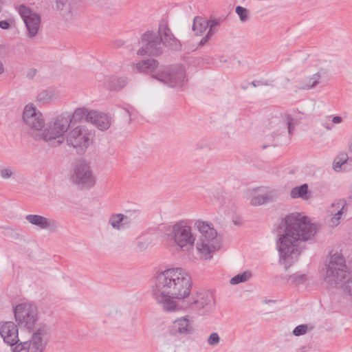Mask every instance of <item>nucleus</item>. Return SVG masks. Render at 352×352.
I'll return each mask as SVG.
<instances>
[{
  "label": "nucleus",
  "mask_w": 352,
  "mask_h": 352,
  "mask_svg": "<svg viewBox=\"0 0 352 352\" xmlns=\"http://www.w3.org/2000/svg\"><path fill=\"white\" fill-rule=\"evenodd\" d=\"M347 212L348 205L345 199H340L334 201L330 207L329 212L331 214L337 213V212Z\"/></svg>",
  "instance_id": "30"
},
{
  "label": "nucleus",
  "mask_w": 352,
  "mask_h": 352,
  "mask_svg": "<svg viewBox=\"0 0 352 352\" xmlns=\"http://www.w3.org/2000/svg\"><path fill=\"white\" fill-rule=\"evenodd\" d=\"M89 118V122L100 131L107 130L111 124V117L109 114L95 110H91Z\"/></svg>",
  "instance_id": "21"
},
{
  "label": "nucleus",
  "mask_w": 352,
  "mask_h": 352,
  "mask_svg": "<svg viewBox=\"0 0 352 352\" xmlns=\"http://www.w3.org/2000/svg\"><path fill=\"white\" fill-rule=\"evenodd\" d=\"M308 188L309 186L307 184L293 188L289 193L291 198L307 200L309 199V197L307 195L308 193Z\"/></svg>",
  "instance_id": "28"
},
{
  "label": "nucleus",
  "mask_w": 352,
  "mask_h": 352,
  "mask_svg": "<svg viewBox=\"0 0 352 352\" xmlns=\"http://www.w3.org/2000/svg\"><path fill=\"white\" fill-rule=\"evenodd\" d=\"M345 259L339 253L333 254L329 260L325 281L331 287H342L346 276Z\"/></svg>",
  "instance_id": "8"
},
{
  "label": "nucleus",
  "mask_w": 352,
  "mask_h": 352,
  "mask_svg": "<svg viewBox=\"0 0 352 352\" xmlns=\"http://www.w3.org/2000/svg\"><path fill=\"white\" fill-rule=\"evenodd\" d=\"M281 278L285 284L294 287L303 285L309 280L307 274L300 272H296L292 275H283Z\"/></svg>",
  "instance_id": "23"
},
{
  "label": "nucleus",
  "mask_w": 352,
  "mask_h": 352,
  "mask_svg": "<svg viewBox=\"0 0 352 352\" xmlns=\"http://www.w3.org/2000/svg\"><path fill=\"white\" fill-rule=\"evenodd\" d=\"M14 318L21 328L33 330L38 321L37 307L30 302H23L17 305L14 309Z\"/></svg>",
  "instance_id": "9"
},
{
  "label": "nucleus",
  "mask_w": 352,
  "mask_h": 352,
  "mask_svg": "<svg viewBox=\"0 0 352 352\" xmlns=\"http://www.w3.org/2000/svg\"><path fill=\"white\" fill-rule=\"evenodd\" d=\"M95 137L93 130L85 125H78L65 135V142L69 147H72L77 153L83 154L92 144Z\"/></svg>",
  "instance_id": "5"
},
{
  "label": "nucleus",
  "mask_w": 352,
  "mask_h": 352,
  "mask_svg": "<svg viewBox=\"0 0 352 352\" xmlns=\"http://www.w3.org/2000/svg\"><path fill=\"white\" fill-rule=\"evenodd\" d=\"M348 156L346 153L339 155L333 162V169L338 171L341 168L342 166L346 163Z\"/></svg>",
  "instance_id": "33"
},
{
  "label": "nucleus",
  "mask_w": 352,
  "mask_h": 352,
  "mask_svg": "<svg viewBox=\"0 0 352 352\" xmlns=\"http://www.w3.org/2000/svg\"><path fill=\"white\" fill-rule=\"evenodd\" d=\"M208 34L209 36H213L218 30V28L220 25V20L217 19H211L208 21Z\"/></svg>",
  "instance_id": "36"
},
{
  "label": "nucleus",
  "mask_w": 352,
  "mask_h": 352,
  "mask_svg": "<svg viewBox=\"0 0 352 352\" xmlns=\"http://www.w3.org/2000/svg\"><path fill=\"white\" fill-rule=\"evenodd\" d=\"M55 98V90L53 89H47L38 93L35 101L39 105H44L50 103Z\"/></svg>",
  "instance_id": "26"
},
{
  "label": "nucleus",
  "mask_w": 352,
  "mask_h": 352,
  "mask_svg": "<svg viewBox=\"0 0 352 352\" xmlns=\"http://www.w3.org/2000/svg\"><path fill=\"white\" fill-rule=\"evenodd\" d=\"M14 173V169L11 166L0 168V176L2 179H8L13 176Z\"/></svg>",
  "instance_id": "37"
},
{
  "label": "nucleus",
  "mask_w": 352,
  "mask_h": 352,
  "mask_svg": "<svg viewBox=\"0 0 352 352\" xmlns=\"http://www.w3.org/2000/svg\"><path fill=\"white\" fill-rule=\"evenodd\" d=\"M126 82L127 80L125 77L108 76L105 78L106 86L109 89H120Z\"/></svg>",
  "instance_id": "27"
},
{
  "label": "nucleus",
  "mask_w": 352,
  "mask_h": 352,
  "mask_svg": "<svg viewBox=\"0 0 352 352\" xmlns=\"http://www.w3.org/2000/svg\"><path fill=\"white\" fill-rule=\"evenodd\" d=\"M10 27V24L8 21H0V28L3 29V30H7Z\"/></svg>",
  "instance_id": "43"
},
{
  "label": "nucleus",
  "mask_w": 352,
  "mask_h": 352,
  "mask_svg": "<svg viewBox=\"0 0 352 352\" xmlns=\"http://www.w3.org/2000/svg\"><path fill=\"white\" fill-rule=\"evenodd\" d=\"M192 281L188 272L182 267H172L157 274L153 287L152 294L164 310L175 311L179 309L175 299L188 296Z\"/></svg>",
  "instance_id": "3"
},
{
  "label": "nucleus",
  "mask_w": 352,
  "mask_h": 352,
  "mask_svg": "<svg viewBox=\"0 0 352 352\" xmlns=\"http://www.w3.org/2000/svg\"><path fill=\"white\" fill-rule=\"evenodd\" d=\"M236 12L241 21H245L248 19V11L246 8L237 6L236 8Z\"/></svg>",
  "instance_id": "40"
},
{
  "label": "nucleus",
  "mask_w": 352,
  "mask_h": 352,
  "mask_svg": "<svg viewBox=\"0 0 352 352\" xmlns=\"http://www.w3.org/2000/svg\"><path fill=\"white\" fill-rule=\"evenodd\" d=\"M25 220L41 230H47L53 232L58 229V223L56 220L39 214H28Z\"/></svg>",
  "instance_id": "17"
},
{
  "label": "nucleus",
  "mask_w": 352,
  "mask_h": 352,
  "mask_svg": "<svg viewBox=\"0 0 352 352\" xmlns=\"http://www.w3.org/2000/svg\"><path fill=\"white\" fill-rule=\"evenodd\" d=\"M70 179L74 184L86 188H91L96 184V177L89 164L82 160L76 163L72 170Z\"/></svg>",
  "instance_id": "11"
},
{
  "label": "nucleus",
  "mask_w": 352,
  "mask_h": 352,
  "mask_svg": "<svg viewBox=\"0 0 352 352\" xmlns=\"http://www.w3.org/2000/svg\"><path fill=\"white\" fill-rule=\"evenodd\" d=\"M157 34L162 39V45L164 44L175 50L180 49L181 45L179 41L173 34L166 21H160Z\"/></svg>",
  "instance_id": "18"
},
{
  "label": "nucleus",
  "mask_w": 352,
  "mask_h": 352,
  "mask_svg": "<svg viewBox=\"0 0 352 352\" xmlns=\"http://www.w3.org/2000/svg\"><path fill=\"white\" fill-rule=\"evenodd\" d=\"M349 148L350 151L352 152V135H351V139H350V142H349Z\"/></svg>",
  "instance_id": "47"
},
{
  "label": "nucleus",
  "mask_w": 352,
  "mask_h": 352,
  "mask_svg": "<svg viewBox=\"0 0 352 352\" xmlns=\"http://www.w3.org/2000/svg\"><path fill=\"white\" fill-rule=\"evenodd\" d=\"M108 222L113 229L120 230L129 226L130 219L128 216L121 213L113 214L109 218Z\"/></svg>",
  "instance_id": "22"
},
{
  "label": "nucleus",
  "mask_w": 352,
  "mask_h": 352,
  "mask_svg": "<svg viewBox=\"0 0 352 352\" xmlns=\"http://www.w3.org/2000/svg\"><path fill=\"white\" fill-rule=\"evenodd\" d=\"M142 47L137 54L140 56H157L162 53V39L157 33L147 31L142 36Z\"/></svg>",
  "instance_id": "12"
},
{
  "label": "nucleus",
  "mask_w": 352,
  "mask_h": 352,
  "mask_svg": "<svg viewBox=\"0 0 352 352\" xmlns=\"http://www.w3.org/2000/svg\"><path fill=\"white\" fill-rule=\"evenodd\" d=\"M22 120L34 140L43 141L51 147L60 146L56 116L45 122L43 113L32 103H29L24 107Z\"/></svg>",
  "instance_id": "4"
},
{
  "label": "nucleus",
  "mask_w": 352,
  "mask_h": 352,
  "mask_svg": "<svg viewBox=\"0 0 352 352\" xmlns=\"http://www.w3.org/2000/svg\"><path fill=\"white\" fill-rule=\"evenodd\" d=\"M126 112L128 113V114H129V116H132V114H133V112H132V111H131L129 109H126Z\"/></svg>",
  "instance_id": "48"
},
{
  "label": "nucleus",
  "mask_w": 352,
  "mask_h": 352,
  "mask_svg": "<svg viewBox=\"0 0 352 352\" xmlns=\"http://www.w3.org/2000/svg\"><path fill=\"white\" fill-rule=\"evenodd\" d=\"M153 78L170 87H181L187 81L185 67L182 65L161 67Z\"/></svg>",
  "instance_id": "7"
},
{
  "label": "nucleus",
  "mask_w": 352,
  "mask_h": 352,
  "mask_svg": "<svg viewBox=\"0 0 352 352\" xmlns=\"http://www.w3.org/2000/svg\"><path fill=\"white\" fill-rule=\"evenodd\" d=\"M193 320L189 316H181L175 319L172 324L173 333L180 336H188L193 333Z\"/></svg>",
  "instance_id": "19"
},
{
  "label": "nucleus",
  "mask_w": 352,
  "mask_h": 352,
  "mask_svg": "<svg viewBox=\"0 0 352 352\" xmlns=\"http://www.w3.org/2000/svg\"><path fill=\"white\" fill-rule=\"evenodd\" d=\"M18 12L25 24L28 36L34 37L41 27V16L24 5L19 6Z\"/></svg>",
  "instance_id": "16"
},
{
  "label": "nucleus",
  "mask_w": 352,
  "mask_h": 352,
  "mask_svg": "<svg viewBox=\"0 0 352 352\" xmlns=\"http://www.w3.org/2000/svg\"><path fill=\"white\" fill-rule=\"evenodd\" d=\"M221 341V338L217 332H212L207 339V343L210 346H217Z\"/></svg>",
  "instance_id": "38"
},
{
  "label": "nucleus",
  "mask_w": 352,
  "mask_h": 352,
  "mask_svg": "<svg viewBox=\"0 0 352 352\" xmlns=\"http://www.w3.org/2000/svg\"><path fill=\"white\" fill-rule=\"evenodd\" d=\"M313 329V327L309 326L308 324H300L294 328L293 330V334L295 336H300L305 335L307 331Z\"/></svg>",
  "instance_id": "35"
},
{
  "label": "nucleus",
  "mask_w": 352,
  "mask_h": 352,
  "mask_svg": "<svg viewBox=\"0 0 352 352\" xmlns=\"http://www.w3.org/2000/svg\"><path fill=\"white\" fill-rule=\"evenodd\" d=\"M208 21L206 19L196 16L193 20L192 30L196 35H201L208 28Z\"/></svg>",
  "instance_id": "29"
},
{
  "label": "nucleus",
  "mask_w": 352,
  "mask_h": 352,
  "mask_svg": "<svg viewBox=\"0 0 352 352\" xmlns=\"http://www.w3.org/2000/svg\"><path fill=\"white\" fill-rule=\"evenodd\" d=\"M321 74L319 72L305 77L298 81V88L300 89H311L320 82Z\"/></svg>",
  "instance_id": "24"
},
{
  "label": "nucleus",
  "mask_w": 352,
  "mask_h": 352,
  "mask_svg": "<svg viewBox=\"0 0 352 352\" xmlns=\"http://www.w3.org/2000/svg\"><path fill=\"white\" fill-rule=\"evenodd\" d=\"M91 110L85 107L76 108L72 113L63 112L56 116V128H58L60 146L65 142V133L69 130L72 122H81L83 119L89 122Z\"/></svg>",
  "instance_id": "6"
},
{
  "label": "nucleus",
  "mask_w": 352,
  "mask_h": 352,
  "mask_svg": "<svg viewBox=\"0 0 352 352\" xmlns=\"http://www.w3.org/2000/svg\"><path fill=\"white\" fill-rule=\"evenodd\" d=\"M66 0H56V7L58 10H63L66 6Z\"/></svg>",
  "instance_id": "41"
},
{
  "label": "nucleus",
  "mask_w": 352,
  "mask_h": 352,
  "mask_svg": "<svg viewBox=\"0 0 352 352\" xmlns=\"http://www.w3.org/2000/svg\"><path fill=\"white\" fill-rule=\"evenodd\" d=\"M252 85H253L254 87H256V84L255 83V82H252Z\"/></svg>",
  "instance_id": "50"
},
{
  "label": "nucleus",
  "mask_w": 352,
  "mask_h": 352,
  "mask_svg": "<svg viewBox=\"0 0 352 352\" xmlns=\"http://www.w3.org/2000/svg\"><path fill=\"white\" fill-rule=\"evenodd\" d=\"M47 327L40 325L32 333L31 338L21 342L12 348V352H43L47 343Z\"/></svg>",
  "instance_id": "10"
},
{
  "label": "nucleus",
  "mask_w": 352,
  "mask_h": 352,
  "mask_svg": "<svg viewBox=\"0 0 352 352\" xmlns=\"http://www.w3.org/2000/svg\"><path fill=\"white\" fill-rule=\"evenodd\" d=\"M347 212H339L331 214V217L329 220L328 223L330 227H336L340 223V221L345 217Z\"/></svg>",
  "instance_id": "32"
},
{
  "label": "nucleus",
  "mask_w": 352,
  "mask_h": 352,
  "mask_svg": "<svg viewBox=\"0 0 352 352\" xmlns=\"http://www.w3.org/2000/svg\"><path fill=\"white\" fill-rule=\"evenodd\" d=\"M4 68L2 62L0 60V74L3 72Z\"/></svg>",
  "instance_id": "46"
},
{
  "label": "nucleus",
  "mask_w": 352,
  "mask_h": 352,
  "mask_svg": "<svg viewBox=\"0 0 352 352\" xmlns=\"http://www.w3.org/2000/svg\"><path fill=\"white\" fill-rule=\"evenodd\" d=\"M151 246L152 241L148 237L140 239L136 243V247L140 251H144Z\"/></svg>",
  "instance_id": "34"
},
{
  "label": "nucleus",
  "mask_w": 352,
  "mask_h": 352,
  "mask_svg": "<svg viewBox=\"0 0 352 352\" xmlns=\"http://www.w3.org/2000/svg\"><path fill=\"white\" fill-rule=\"evenodd\" d=\"M323 126L327 130H331L333 127L332 124H327L325 125L324 124Z\"/></svg>",
  "instance_id": "45"
},
{
  "label": "nucleus",
  "mask_w": 352,
  "mask_h": 352,
  "mask_svg": "<svg viewBox=\"0 0 352 352\" xmlns=\"http://www.w3.org/2000/svg\"><path fill=\"white\" fill-rule=\"evenodd\" d=\"M317 229V226L302 213L292 212L286 215L277 228L279 263L288 268L296 263L302 252L301 244L312 241Z\"/></svg>",
  "instance_id": "1"
},
{
  "label": "nucleus",
  "mask_w": 352,
  "mask_h": 352,
  "mask_svg": "<svg viewBox=\"0 0 352 352\" xmlns=\"http://www.w3.org/2000/svg\"><path fill=\"white\" fill-rule=\"evenodd\" d=\"M0 335L4 342L10 346L19 343L18 327L13 322H6L0 325Z\"/></svg>",
  "instance_id": "20"
},
{
  "label": "nucleus",
  "mask_w": 352,
  "mask_h": 352,
  "mask_svg": "<svg viewBox=\"0 0 352 352\" xmlns=\"http://www.w3.org/2000/svg\"><path fill=\"white\" fill-rule=\"evenodd\" d=\"M344 290L349 300L352 302V277L349 278L344 283Z\"/></svg>",
  "instance_id": "39"
},
{
  "label": "nucleus",
  "mask_w": 352,
  "mask_h": 352,
  "mask_svg": "<svg viewBox=\"0 0 352 352\" xmlns=\"http://www.w3.org/2000/svg\"><path fill=\"white\" fill-rule=\"evenodd\" d=\"M252 276V274L250 271H245L232 277L230 280V283L235 285L241 283H245L250 280Z\"/></svg>",
  "instance_id": "31"
},
{
  "label": "nucleus",
  "mask_w": 352,
  "mask_h": 352,
  "mask_svg": "<svg viewBox=\"0 0 352 352\" xmlns=\"http://www.w3.org/2000/svg\"><path fill=\"white\" fill-rule=\"evenodd\" d=\"M211 36H209L208 32L206 36H204V38H202V39L201 40L200 45H205Z\"/></svg>",
  "instance_id": "44"
},
{
  "label": "nucleus",
  "mask_w": 352,
  "mask_h": 352,
  "mask_svg": "<svg viewBox=\"0 0 352 352\" xmlns=\"http://www.w3.org/2000/svg\"><path fill=\"white\" fill-rule=\"evenodd\" d=\"M158 62L155 59H147L139 61L135 68L139 72L151 73L152 75L157 72Z\"/></svg>",
  "instance_id": "25"
},
{
  "label": "nucleus",
  "mask_w": 352,
  "mask_h": 352,
  "mask_svg": "<svg viewBox=\"0 0 352 352\" xmlns=\"http://www.w3.org/2000/svg\"><path fill=\"white\" fill-rule=\"evenodd\" d=\"M194 228L199 232L197 241L192 227L186 221H180L173 225L168 236L179 249L187 250L195 245L200 259L210 260L221 247V236L218 235L212 224L208 221L197 220Z\"/></svg>",
  "instance_id": "2"
},
{
  "label": "nucleus",
  "mask_w": 352,
  "mask_h": 352,
  "mask_svg": "<svg viewBox=\"0 0 352 352\" xmlns=\"http://www.w3.org/2000/svg\"><path fill=\"white\" fill-rule=\"evenodd\" d=\"M342 122V118L340 116H333L331 119L332 124H340Z\"/></svg>",
  "instance_id": "42"
},
{
  "label": "nucleus",
  "mask_w": 352,
  "mask_h": 352,
  "mask_svg": "<svg viewBox=\"0 0 352 352\" xmlns=\"http://www.w3.org/2000/svg\"><path fill=\"white\" fill-rule=\"evenodd\" d=\"M350 197L352 198V185L351 186V188H350Z\"/></svg>",
  "instance_id": "49"
},
{
  "label": "nucleus",
  "mask_w": 352,
  "mask_h": 352,
  "mask_svg": "<svg viewBox=\"0 0 352 352\" xmlns=\"http://www.w3.org/2000/svg\"><path fill=\"white\" fill-rule=\"evenodd\" d=\"M248 199L253 206H259L274 201L278 197V192L274 188L260 186L248 191Z\"/></svg>",
  "instance_id": "14"
},
{
  "label": "nucleus",
  "mask_w": 352,
  "mask_h": 352,
  "mask_svg": "<svg viewBox=\"0 0 352 352\" xmlns=\"http://www.w3.org/2000/svg\"><path fill=\"white\" fill-rule=\"evenodd\" d=\"M214 301L212 294L207 292H199L188 299L186 308L192 311L204 314L212 309Z\"/></svg>",
  "instance_id": "13"
},
{
  "label": "nucleus",
  "mask_w": 352,
  "mask_h": 352,
  "mask_svg": "<svg viewBox=\"0 0 352 352\" xmlns=\"http://www.w3.org/2000/svg\"><path fill=\"white\" fill-rule=\"evenodd\" d=\"M297 121L290 114L285 113L280 118H274L270 122V129L274 136L287 133L292 135L294 131Z\"/></svg>",
  "instance_id": "15"
}]
</instances>
